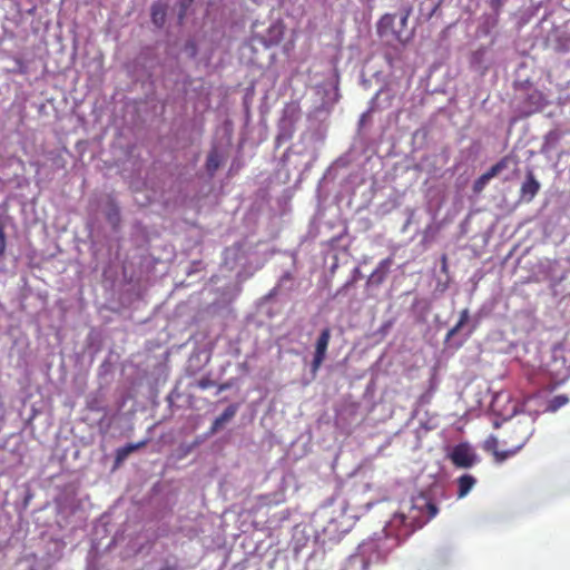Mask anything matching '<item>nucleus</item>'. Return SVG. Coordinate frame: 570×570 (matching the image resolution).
Wrapping results in <instances>:
<instances>
[{"label":"nucleus","instance_id":"obj_19","mask_svg":"<svg viewBox=\"0 0 570 570\" xmlns=\"http://www.w3.org/2000/svg\"><path fill=\"white\" fill-rule=\"evenodd\" d=\"M195 0H178V21H183Z\"/></svg>","mask_w":570,"mask_h":570},{"label":"nucleus","instance_id":"obj_9","mask_svg":"<svg viewBox=\"0 0 570 570\" xmlns=\"http://www.w3.org/2000/svg\"><path fill=\"white\" fill-rule=\"evenodd\" d=\"M540 190V183L537 180L534 174L529 171L525 180L521 186V198L531 202Z\"/></svg>","mask_w":570,"mask_h":570},{"label":"nucleus","instance_id":"obj_21","mask_svg":"<svg viewBox=\"0 0 570 570\" xmlns=\"http://www.w3.org/2000/svg\"><path fill=\"white\" fill-rule=\"evenodd\" d=\"M197 385L202 390H207V389L214 386L215 382L213 380H210L209 377H203L202 380L198 381Z\"/></svg>","mask_w":570,"mask_h":570},{"label":"nucleus","instance_id":"obj_1","mask_svg":"<svg viewBox=\"0 0 570 570\" xmlns=\"http://www.w3.org/2000/svg\"><path fill=\"white\" fill-rule=\"evenodd\" d=\"M534 419L530 416H523L509 422L505 428V436L502 440L503 446L509 449L508 455L513 458L527 445L534 434Z\"/></svg>","mask_w":570,"mask_h":570},{"label":"nucleus","instance_id":"obj_16","mask_svg":"<svg viewBox=\"0 0 570 570\" xmlns=\"http://www.w3.org/2000/svg\"><path fill=\"white\" fill-rule=\"evenodd\" d=\"M222 164L220 154L216 149H212L207 156L206 169L209 175H214Z\"/></svg>","mask_w":570,"mask_h":570},{"label":"nucleus","instance_id":"obj_10","mask_svg":"<svg viewBox=\"0 0 570 570\" xmlns=\"http://www.w3.org/2000/svg\"><path fill=\"white\" fill-rule=\"evenodd\" d=\"M391 264H392V261L390 258L383 259L379 264L376 269L371 274V276L368 278V283L372 285H376V286L381 285L387 276Z\"/></svg>","mask_w":570,"mask_h":570},{"label":"nucleus","instance_id":"obj_2","mask_svg":"<svg viewBox=\"0 0 570 570\" xmlns=\"http://www.w3.org/2000/svg\"><path fill=\"white\" fill-rule=\"evenodd\" d=\"M410 513L417 523L424 524L436 515L438 507L429 498L419 495L413 500Z\"/></svg>","mask_w":570,"mask_h":570},{"label":"nucleus","instance_id":"obj_15","mask_svg":"<svg viewBox=\"0 0 570 570\" xmlns=\"http://www.w3.org/2000/svg\"><path fill=\"white\" fill-rule=\"evenodd\" d=\"M368 562L363 556L356 554L347 559L343 570H367Z\"/></svg>","mask_w":570,"mask_h":570},{"label":"nucleus","instance_id":"obj_20","mask_svg":"<svg viewBox=\"0 0 570 570\" xmlns=\"http://www.w3.org/2000/svg\"><path fill=\"white\" fill-rule=\"evenodd\" d=\"M107 219L110 223H117L119 220V209L117 206H112V208H110L107 213Z\"/></svg>","mask_w":570,"mask_h":570},{"label":"nucleus","instance_id":"obj_23","mask_svg":"<svg viewBox=\"0 0 570 570\" xmlns=\"http://www.w3.org/2000/svg\"><path fill=\"white\" fill-rule=\"evenodd\" d=\"M4 250H6V236H4V232H3V226L0 223V256L3 255Z\"/></svg>","mask_w":570,"mask_h":570},{"label":"nucleus","instance_id":"obj_22","mask_svg":"<svg viewBox=\"0 0 570 570\" xmlns=\"http://www.w3.org/2000/svg\"><path fill=\"white\" fill-rule=\"evenodd\" d=\"M411 12H412L411 7H404V8H403L402 13H401V19H400L401 24H402L403 27H404V26H406V23H407V19H409V17H410Z\"/></svg>","mask_w":570,"mask_h":570},{"label":"nucleus","instance_id":"obj_18","mask_svg":"<svg viewBox=\"0 0 570 570\" xmlns=\"http://www.w3.org/2000/svg\"><path fill=\"white\" fill-rule=\"evenodd\" d=\"M468 309H461L458 322L448 331L445 338L449 340L450 337L455 335L460 331V328L468 322Z\"/></svg>","mask_w":570,"mask_h":570},{"label":"nucleus","instance_id":"obj_17","mask_svg":"<svg viewBox=\"0 0 570 570\" xmlns=\"http://www.w3.org/2000/svg\"><path fill=\"white\" fill-rule=\"evenodd\" d=\"M569 397L568 395L566 394H560V395H556L553 396L549 402H548V405H547V411L548 412H551V413H554L557 412L559 409L563 407L564 405H567L569 403Z\"/></svg>","mask_w":570,"mask_h":570},{"label":"nucleus","instance_id":"obj_12","mask_svg":"<svg viewBox=\"0 0 570 570\" xmlns=\"http://www.w3.org/2000/svg\"><path fill=\"white\" fill-rule=\"evenodd\" d=\"M476 480L472 474L464 473L456 479L458 484V498L465 497L470 490L474 487Z\"/></svg>","mask_w":570,"mask_h":570},{"label":"nucleus","instance_id":"obj_24","mask_svg":"<svg viewBox=\"0 0 570 570\" xmlns=\"http://www.w3.org/2000/svg\"><path fill=\"white\" fill-rule=\"evenodd\" d=\"M493 8H499L502 6V0H492Z\"/></svg>","mask_w":570,"mask_h":570},{"label":"nucleus","instance_id":"obj_4","mask_svg":"<svg viewBox=\"0 0 570 570\" xmlns=\"http://www.w3.org/2000/svg\"><path fill=\"white\" fill-rule=\"evenodd\" d=\"M449 459L459 469H470L478 462L476 454L465 443L455 445L449 454Z\"/></svg>","mask_w":570,"mask_h":570},{"label":"nucleus","instance_id":"obj_25","mask_svg":"<svg viewBox=\"0 0 570 570\" xmlns=\"http://www.w3.org/2000/svg\"><path fill=\"white\" fill-rule=\"evenodd\" d=\"M442 262H443V269H445V264H446V258L445 256L442 257Z\"/></svg>","mask_w":570,"mask_h":570},{"label":"nucleus","instance_id":"obj_8","mask_svg":"<svg viewBox=\"0 0 570 570\" xmlns=\"http://www.w3.org/2000/svg\"><path fill=\"white\" fill-rule=\"evenodd\" d=\"M500 442L497 436L490 435L485 443H483V451L491 453L494 456L495 462H505L509 458H512L509 453V449L505 450L499 449Z\"/></svg>","mask_w":570,"mask_h":570},{"label":"nucleus","instance_id":"obj_5","mask_svg":"<svg viewBox=\"0 0 570 570\" xmlns=\"http://www.w3.org/2000/svg\"><path fill=\"white\" fill-rule=\"evenodd\" d=\"M511 161L510 156H504L501 160L490 166L484 174H481L473 183V191L480 193L484 189L487 184L495 176H498Z\"/></svg>","mask_w":570,"mask_h":570},{"label":"nucleus","instance_id":"obj_3","mask_svg":"<svg viewBox=\"0 0 570 570\" xmlns=\"http://www.w3.org/2000/svg\"><path fill=\"white\" fill-rule=\"evenodd\" d=\"M331 342V327L322 328L314 345V353L311 363V370L315 373L322 363L326 360V351Z\"/></svg>","mask_w":570,"mask_h":570},{"label":"nucleus","instance_id":"obj_6","mask_svg":"<svg viewBox=\"0 0 570 570\" xmlns=\"http://www.w3.org/2000/svg\"><path fill=\"white\" fill-rule=\"evenodd\" d=\"M285 27L281 21L273 22L266 31V35L261 38L265 47H273L278 45L284 37Z\"/></svg>","mask_w":570,"mask_h":570},{"label":"nucleus","instance_id":"obj_13","mask_svg":"<svg viewBox=\"0 0 570 570\" xmlns=\"http://www.w3.org/2000/svg\"><path fill=\"white\" fill-rule=\"evenodd\" d=\"M166 4H163V2H154L150 7V18L153 23L160 28L165 23L166 18Z\"/></svg>","mask_w":570,"mask_h":570},{"label":"nucleus","instance_id":"obj_7","mask_svg":"<svg viewBox=\"0 0 570 570\" xmlns=\"http://www.w3.org/2000/svg\"><path fill=\"white\" fill-rule=\"evenodd\" d=\"M394 21H395V14H393V13L383 14L377 22V32L380 33V36H386L389 33H393L400 42L405 43L407 41V38H403L400 31H395L393 29Z\"/></svg>","mask_w":570,"mask_h":570},{"label":"nucleus","instance_id":"obj_11","mask_svg":"<svg viewBox=\"0 0 570 570\" xmlns=\"http://www.w3.org/2000/svg\"><path fill=\"white\" fill-rule=\"evenodd\" d=\"M147 441H140L138 443H129L116 451L115 454V465L118 466L125 459H127L131 453L145 448Z\"/></svg>","mask_w":570,"mask_h":570},{"label":"nucleus","instance_id":"obj_14","mask_svg":"<svg viewBox=\"0 0 570 570\" xmlns=\"http://www.w3.org/2000/svg\"><path fill=\"white\" fill-rule=\"evenodd\" d=\"M237 412L235 405H229L213 423L210 428L212 433H216L225 423L230 421Z\"/></svg>","mask_w":570,"mask_h":570}]
</instances>
